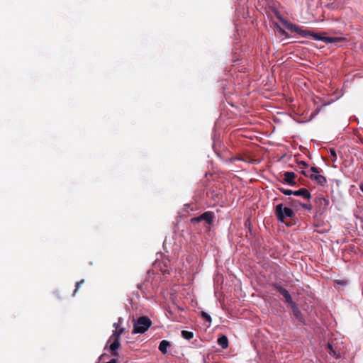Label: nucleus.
<instances>
[{
	"label": "nucleus",
	"mask_w": 363,
	"mask_h": 363,
	"mask_svg": "<svg viewBox=\"0 0 363 363\" xmlns=\"http://www.w3.org/2000/svg\"><path fill=\"white\" fill-rule=\"evenodd\" d=\"M256 228H249L248 230L250 232V233H252L253 232V230H255Z\"/></svg>",
	"instance_id": "28"
},
{
	"label": "nucleus",
	"mask_w": 363,
	"mask_h": 363,
	"mask_svg": "<svg viewBox=\"0 0 363 363\" xmlns=\"http://www.w3.org/2000/svg\"><path fill=\"white\" fill-rule=\"evenodd\" d=\"M275 213L277 219L283 223L284 222V218H292L294 216V211L289 207H284L282 203L278 204L276 206Z\"/></svg>",
	"instance_id": "5"
},
{
	"label": "nucleus",
	"mask_w": 363,
	"mask_h": 363,
	"mask_svg": "<svg viewBox=\"0 0 363 363\" xmlns=\"http://www.w3.org/2000/svg\"><path fill=\"white\" fill-rule=\"evenodd\" d=\"M106 363H118V360L117 358H113L109 362Z\"/></svg>",
	"instance_id": "24"
},
{
	"label": "nucleus",
	"mask_w": 363,
	"mask_h": 363,
	"mask_svg": "<svg viewBox=\"0 0 363 363\" xmlns=\"http://www.w3.org/2000/svg\"><path fill=\"white\" fill-rule=\"evenodd\" d=\"M301 206L304 208H306V209H311V206L309 205H307V204H303V203H301Z\"/></svg>",
	"instance_id": "25"
},
{
	"label": "nucleus",
	"mask_w": 363,
	"mask_h": 363,
	"mask_svg": "<svg viewBox=\"0 0 363 363\" xmlns=\"http://www.w3.org/2000/svg\"><path fill=\"white\" fill-rule=\"evenodd\" d=\"M282 194L284 195H294V191H292L291 189H286L284 188L278 187L277 188Z\"/></svg>",
	"instance_id": "18"
},
{
	"label": "nucleus",
	"mask_w": 363,
	"mask_h": 363,
	"mask_svg": "<svg viewBox=\"0 0 363 363\" xmlns=\"http://www.w3.org/2000/svg\"><path fill=\"white\" fill-rule=\"evenodd\" d=\"M121 321H122V318H118V322L113 323V326L116 328V330H118L119 328V324L121 323Z\"/></svg>",
	"instance_id": "21"
},
{
	"label": "nucleus",
	"mask_w": 363,
	"mask_h": 363,
	"mask_svg": "<svg viewBox=\"0 0 363 363\" xmlns=\"http://www.w3.org/2000/svg\"><path fill=\"white\" fill-rule=\"evenodd\" d=\"M218 345L221 347L222 349L225 350L228 347L229 342L226 335H221L217 340Z\"/></svg>",
	"instance_id": "11"
},
{
	"label": "nucleus",
	"mask_w": 363,
	"mask_h": 363,
	"mask_svg": "<svg viewBox=\"0 0 363 363\" xmlns=\"http://www.w3.org/2000/svg\"><path fill=\"white\" fill-rule=\"evenodd\" d=\"M359 189L363 192V183L359 185Z\"/></svg>",
	"instance_id": "27"
},
{
	"label": "nucleus",
	"mask_w": 363,
	"mask_h": 363,
	"mask_svg": "<svg viewBox=\"0 0 363 363\" xmlns=\"http://www.w3.org/2000/svg\"><path fill=\"white\" fill-rule=\"evenodd\" d=\"M271 286L274 289L277 290L281 295H282L284 296V298H285V303H286L289 306L295 303L293 301L290 293L286 289H284L281 285H280L278 283H272L271 284Z\"/></svg>",
	"instance_id": "7"
},
{
	"label": "nucleus",
	"mask_w": 363,
	"mask_h": 363,
	"mask_svg": "<svg viewBox=\"0 0 363 363\" xmlns=\"http://www.w3.org/2000/svg\"><path fill=\"white\" fill-rule=\"evenodd\" d=\"M308 36H311L313 39L316 40H320L323 42V38H325V36H321L319 33H313L310 31V34Z\"/></svg>",
	"instance_id": "15"
},
{
	"label": "nucleus",
	"mask_w": 363,
	"mask_h": 363,
	"mask_svg": "<svg viewBox=\"0 0 363 363\" xmlns=\"http://www.w3.org/2000/svg\"><path fill=\"white\" fill-rule=\"evenodd\" d=\"M316 231L318 233H328L329 231V228L328 229L324 228L323 230H317Z\"/></svg>",
	"instance_id": "22"
},
{
	"label": "nucleus",
	"mask_w": 363,
	"mask_h": 363,
	"mask_svg": "<svg viewBox=\"0 0 363 363\" xmlns=\"http://www.w3.org/2000/svg\"><path fill=\"white\" fill-rule=\"evenodd\" d=\"M292 202L294 203V206H297L298 204V205H301V203L298 201H296V200H293Z\"/></svg>",
	"instance_id": "26"
},
{
	"label": "nucleus",
	"mask_w": 363,
	"mask_h": 363,
	"mask_svg": "<svg viewBox=\"0 0 363 363\" xmlns=\"http://www.w3.org/2000/svg\"><path fill=\"white\" fill-rule=\"evenodd\" d=\"M329 152L331 156L335 157H336V152L334 149H330Z\"/></svg>",
	"instance_id": "23"
},
{
	"label": "nucleus",
	"mask_w": 363,
	"mask_h": 363,
	"mask_svg": "<svg viewBox=\"0 0 363 363\" xmlns=\"http://www.w3.org/2000/svg\"><path fill=\"white\" fill-rule=\"evenodd\" d=\"M201 315L209 324L211 323V321H212L211 317L207 313H206L204 311H201Z\"/></svg>",
	"instance_id": "17"
},
{
	"label": "nucleus",
	"mask_w": 363,
	"mask_h": 363,
	"mask_svg": "<svg viewBox=\"0 0 363 363\" xmlns=\"http://www.w3.org/2000/svg\"><path fill=\"white\" fill-rule=\"evenodd\" d=\"M170 346V342L167 340H163L160 342L159 345V350L162 354H166L167 352V348Z\"/></svg>",
	"instance_id": "13"
},
{
	"label": "nucleus",
	"mask_w": 363,
	"mask_h": 363,
	"mask_svg": "<svg viewBox=\"0 0 363 363\" xmlns=\"http://www.w3.org/2000/svg\"><path fill=\"white\" fill-rule=\"evenodd\" d=\"M182 336L186 340H191L194 337V333L191 331L182 330Z\"/></svg>",
	"instance_id": "14"
},
{
	"label": "nucleus",
	"mask_w": 363,
	"mask_h": 363,
	"mask_svg": "<svg viewBox=\"0 0 363 363\" xmlns=\"http://www.w3.org/2000/svg\"><path fill=\"white\" fill-rule=\"evenodd\" d=\"M277 16L278 18H279L281 21L284 27L286 28H287L288 30H289L290 31L296 33L298 35H299L300 36L303 37V38L308 37V35L310 34V30H303V29H301V28H300L299 26H298L296 24L289 23L286 21H284L283 18H281V16L279 15H277Z\"/></svg>",
	"instance_id": "6"
},
{
	"label": "nucleus",
	"mask_w": 363,
	"mask_h": 363,
	"mask_svg": "<svg viewBox=\"0 0 363 363\" xmlns=\"http://www.w3.org/2000/svg\"><path fill=\"white\" fill-rule=\"evenodd\" d=\"M289 307L291 308L293 315L297 320V321L300 323L301 325H306V320L301 311H300L298 304L294 303L293 304L290 305Z\"/></svg>",
	"instance_id": "8"
},
{
	"label": "nucleus",
	"mask_w": 363,
	"mask_h": 363,
	"mask_svg": "<svg viewBox=\"0 0 363 363\" xmlns=\"http://www.w3.org/2000/svg\"><path fill=\"white\" fill-rule=\"evenodd\" d=\"M296 174L293 172H285L284 174V181L287 184L291 186L296 185L295 181Z\"/></svg>",
	"instance_id": "9"
},
{
	"label": "nucleus",
	"mask_w": 363,
	"mask_h": 363,
	"mask_svg": "<svg viewBox=\"0 0 363 363\" xmlns=\"http://www.w3.org/2000/svg\"><path fill=\"white\" fill-rule=\"evenodd\" d=\"M345 38L342 37H325L323 38V42L325 43H337L345 41Z\"/></svg>",
	"instance_id": "12"
},
{
	"label": "nucleus",
	"mask_w": 363,
	"mask_h": 363,
	"mask_svg": "<svg viewBox=\"0 0 363 363\" xmlns=\"http://www.w3.org/2000/svg\"><path fill=\"white\" fill-rule=\"evenodd\" d=\"M248 221H249L248 220H246V222H245V226H247V222H248Z\"/></svg>",
	"instance_id": "30"
},
{
	"label": "nucleus",
	"mask_w": 363,
	"mask_h": 363,
	"mask_svg": "<svg viewBox=\"0 0 363 363\" xmlns=\"http://www.w3.org/2000/svg\"><path fill=\"white\" fill-rule=\"evenodd\" d=\"M124 333L123 328H119L118 330H115L113 331V334L111 335L109 339L108 340L106 347H104L106 350L108 345V351L113 357H118V350L121 347L120 340L121 335Z\"/></svg>",
	"instance_id": "1"
},
{
	"label": "nucleus",
	"mask_w": 363,
	"mask_h": 363,
	"mask_svg": "<svg viewBox=\"0 0 363 363\" xmlns=\"http://www.w3.org/2000/svg\"><path fill=\"white\" fill-rule=\"evenodd\" d=\"M308 164L306 162H304V161L298 162V170L300 171L301 173V170L306 171V169L308 168Z\"/></svg>",
	"instance_id": "16"
},
{
	"label": "nucleus",
	"mask_w": 363,
	"mask_h": 363,
	"mask_svg": "<svg viewBox=\"0 0 363 363\" xmlns=\"http://www.w3.org/2000/svg\"><path fill=\"white\" fill-rule=\"evenodd\" d=\"M138 288L140 289L142 288V285L141 284H138Z\"/></svg>",
	"instance_id": "29"
},
{
	"label": "nucleus",
	"mask_w": 363,
	"mask_h": 363,
	"mask_svg": "<svg viewBox=\"0 0 363 363\" xmlns=\"http://www.w3.org/2000/svg\"><path fill=\"white\" fill-rule=\"evenodd\" d=\"M214 213L212 211H206L201 215L193 217L190 219V224L193 225H211L214 218Z\"/></svg>",
	"instance_id": "2"
},
{
	"label": "nucleus",
	"mask_w": 363,
	"mask_h": 363,
	"mask_svg": "<svg viewBox=\"0 0 363 363\" xmlns=\"http://www.w3.org/2000/svg\"><path fill=\"white\" fill-rule=\"evenodd\" d=\"M84 282V280L82 279L79 281H77L75 284V290L73 292V294L72 296H74L76 295V293L77 291H78L79 288L80 287V286Z\"/></svg>",
	"instance_id": "19"
},
{
	"label": "nucleus",
	"mask_w": 363,
	"mask_h": 363,
	"mask_svg": "<svg viewBox=\"0 0 363 363\" xmlns=\"http://www.w3.org/2000/svg\"><path fill=\"white\" fill-rule=\"evenodd\" d=\"M319 173L320 169L316 167H311L310 171L301 170V174L305 177H309L311 180L321 186H324L327 183V179L323 175Z\"/></svg>",
	"instance_id": "3"
},
{
	"label": "nucleus",
	"mask_w": 363,
	"mask_h": 363,
	"mask_svg": "<svg viewBox=\"0 0 363 363\" xmlns=\"http://www.w3.org/2000/svg\"><path fill=\"white\" fill-rule=\"evenodd\" d=\"M243 160L242 157H233L230 159V162H234L235 161H242Z\"/></svg>",
	"instance_id": "20"
},
{
	"label": "nucleus",
	"mask_w": 363,
	"mask_h": 363,
	"mask_svg": "<svg viewBox=\"0 0 363 363\" xmlns=\"http://www.w3.org/2000/svg\"><path fill=\"white\" fill-rule=\"evenodd\" d=\"M152 325V320L147 316H140L134 323L133 334L144 333Z\"/></svg>",
	"instance_id": "4"
},
{
	"label": "nucleus",
	"mask_w": 363,
	"mask_h": 363,
	"mask_svg": "<svg viewBox=\"0 0 363 363\" xmlns=\"http://www.w3.org/2000/svg\"><path fill=\"white\" fill-rule=\"evenodd\" d=\"M294 195L296 196H301L306 199H310L311 198V193L306 188H301L297 191H294Z\"/></svg>",
	"instance_id": "10"
}]
</instances>
